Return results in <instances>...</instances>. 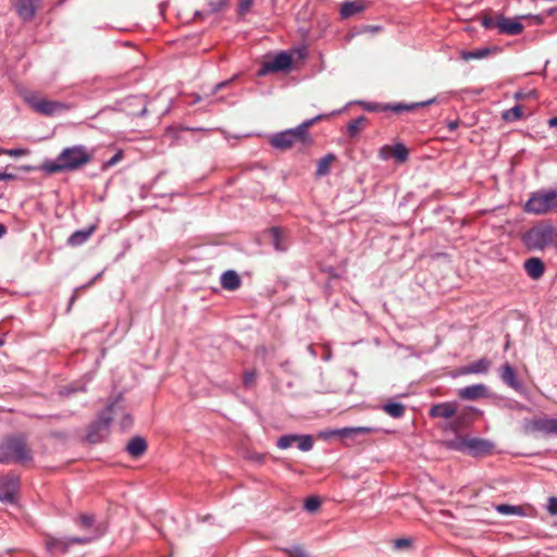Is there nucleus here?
Segmentation results:
<instances>
[{
	"label": "nucleus",
	"mask_w": 557,
	"mask_h": 557,
	"mask_svg": "<svg viewBox=\"0 0 557 557\" xmlns=\"http://www.w3.org/2000/svg\"><path fill=\"white\" fill-rule=\"evenodd\" d=\"M284 553L287 555V557H309L307 550L300 545L285 548Z\"/></svg>",
	"instance_id": "obj_36"
},
{
	"label": "nucleus",
	"mask_w": 557,
	"mask_h": 557,
	"mask_svg": "<svg viewBox=\"0 0 557 557\" xmlns=\"http://www.w3.org/2000/svg\"><path fill=\"white\" fill-rule=\"evenodd\" d=\"M66 540L70 542V546L73 544H87L91 541V539L87 537H70Z\"/></svg>",
	"instance_id": "obj_47"
},
{
	"label": "nucleus",
	"mask_w": 557,
	"mask_h": 557,
	"mask_svg": "<svg viewBox=\"0 0 557 557\" xmlns=\"http://www.w3.org/2000/svg\"><path fill=\"white\" fill-rule=\"evenodd\" d=\"M126 450L132 457L138 458L147 450V442L140 436H135L128 442Z\"/></svg>",
	"instance_id": "obj_23"
},
{
	"label": "nucleus",
	"mask_w": 557,
	"mask_h": 557,
	"mask_svg": "<svg viewBox=\"0 0 557 557\" xmlns=\"http://www.w3.org/2000/svg\"><path fill=\"white\" fill-rule=\"evenodd\" d=\"M371 2L367 0L346 1L342 4L339 13L343 18H349L356 14L362 13L370 7Z\"/></svg>",
	"instance_id": "obj_15"
},
{
	"label": "nucleus",
	"mask_w": 557,
	"mask_h": 557,
	"mask_svg": "<svg viewBox=\"0 0 557 557\" xmlns=\"http://www.w3.org/2000/svg\"><path fill=\"white\" fill-rule=\"evenodd\" d=\"M252 2L253 0H238V14L240 16L246 15L252 5Z\"/></svg>",
	"instance_id": "obj_39"
},
{
	"label": "nucleus",
	"mask_w": 557,
	"mask_h": 557,
	"mask_svg": "<svg viewBox=\"0 0 557 557\" xmlns=\"http://www.w3.org/2000/svg\"><path fill=\"white\" fill-rule=\"evenodd\" d=\"M487 388L483 384L470 385L458 391V396L461 399L475 400L485 397Z\"/></svg>",
	"instance_id": "obj_20"
},
{
	"label": "nucleus",
	"mask_w": 557,
	"mask_h": 557,
	"mask_svg": "<svg viewBox=\"0 0 557 557\" xmlns=\"http://www.w3.org/2000/svg\"><path fill=\"white\" fill-rule=\"evenodd\" d=\"M491 360L483 357L470 364H467L460 369L461 374H480V373H486L491 368Z\"/></svg>",
	"instance_id": "obj_21"
},
{
	"label": "nucleus",
	"mask_w": 557,
	"mask_h": 557,
	"mask_svg": "<svg viewBox=\"0 0 557 557\" xmlns=\"http://www.w3.org/2000/svg\"><path fill=\"white\" fill-rule=\"evenodd\" d=\"M457 413V406L455 403H441L435 404L430 408L429 414L432 418L450 419Z\"/></svg>",
	"instance_id": "obj_16"
},
{
	"label": "nucleus",
	"mask_w": 557,
	"mask_h": 557,
	"mask_svg": "<svg viewBox=\"0 0 557 557\" xmlns=\"http://www.w3.org/2000/svg\"><path fill=\"white\" fill-rule=\"evenodd\" d=\"M45 546L50 553L60 552L65 554L70 548V542L66 539L47 536Z\"/></svg>",
	"instance_id": "obj_25"
},
{
	"label": "nucleus",
	"mask_w": 557,
	"mask_h": 557,
	"mask_svg": "<svg viewBox=\"0 0 557 557\" xmlns=\"http://www.w3.org/2000/svg\"><path fill=\"white\" fill-rule=\"evenodd\" d=\"M13 178H14L13 174L0 172V181H8V180H13Z\"/></svg>",
	"instance_id": "obj_54"
},
{
	"label": "nucleus",
	"mask_w": 557,
	"mask_h": 557,
	"mask_svg": "<svg viewBox=\"0 0 557 557\" xmlns=\"http://www.w3.org/2000/svg\"><path fill=\"white\" fill-rule=\"evenodd\" d=\"M497 28L500 34L519 35L523 32V25L517 21L497 16Z\"/></svg>",
	"instance_id": "obj_17"
},
{
	"label": "nucleus",
	"mask_w": 557,
	"mask_h": 557,
	"mask_svg": "<svg viewBox=\"0 0 557 557\" xmlns=\"http://www.w3.org/2000/svg\"><path fill=\"white\" fill-rule=\"evenodd\" d=\"M33 461V451L24 436H11L0 443V463L27 465Z\"/></svg>",
	"instance_id": "obj_2"
},
{
	"label": "nucleus",
	"mask_w": 557,
	"mask_h": 557,
	"mask_svg": "<svg viewBox=\"0 0 557 557\" xmlns=\"http://www.w3.org/2000/svg\"><path fill=\"white\" fill-rule=\"evenodd\" d=\"M113 405H116L119 408L116 417L122 414L121 426L123 429L129 428L133 424L132 417L128 413H124L123 407L119 404V401H115ZM113 418H115V416H113Z\"/></svg>",
	"instance_id": "obj_35"
},
{
	"label": "nucleus",
	"mask_w": 557,
	"mask_h": 557,
	"mask_svg": "<svg viewBox=\"0 0 557 557\" xmlns=\"http://www.w3.org/2000/svg\"><path fill=\"white\" fill-rule=\"evenodd\" d=\"M92 160V153L84 145L65 147L55 160L45 161L40 169L51 175L81 170Z\"/></svg>",
	"instance_id": "obj_1"
},
{
	"label": "nucleus",
	"mask_w": 557,
	"mask_h": 557,
	"mask_svg": "<svg viewBox=\"0 0 557 557\" xmlns=\"http://www.w3.org/2000/svg\"><path fill=\"white\" fill-rule=\"evenodd\" d=\"M383 108H384V106H380L376 103H370V104H367V107H366V109L368 111H384Z\"/></svg>",
	"instance_id": "obj_52"
},
{
	"label": "nucleus",
	"mask_w": 557,
	"mask_h": 557,
	"mask_svg": "<svg viewBox=\"0 0 557 557\" xmlns=\"http://www.w3.org/2000/svg\"><path fill=\"white\" fill-rule=\"evenodd\" d=\"M383 411L393 418H400L405 413V406L400 403L388 401L383 405Z\"/></svg>",
	"instance_id": "obj_31"
},
{
	"label": "nucleus",
	"mask_w": 557,
	"mask_h": 557,
	"mask_svg": "<svg viewBox=\"0 0 557 557\" xmlns=\"http://www.w3.org/2000/svg\"><path fill=\"white\" fill-rule=\"evenodd\" d=\"M221 285L226 290H236L240 287L242 280L235 271L228 270L222 274Z\"/></svg>",
	"instance_id": "obj_22"
},
{
	"label": "nucleus",
	"mask_w": 557,
	"mask_h": 557,
	"mask_svg": "<svg viewBox=\"0 0 557 557\" xmlns=\"http://www.w3.org/2000/svg\"><path fill=\"white\" fill-rule=\"evenodd\" d=\"M4 149L0 148V154H3Z\"/></svg>",
	"instance_id": "obj_58"
},
{
	"label": "nucleus",
	"mask_w": 557,
	"mask_h": 557,
	"mask_svg": "<svg viewBox=\"0 0 557 557\" xmlns=\"http://www.w3.org/2000/svg\"><path fill=\"white\" fill-rule=\"evenodd\" d=\"M22 98L35 112L46 116H52L69 109L63 102L40 98L30 90L23 91Z\"/></svg>",
	"instance_id": "obj_5"
},
{
	"label": "nucleus",
	"mask_w": 557,
	"mask_h": 557,
	"mask_svg": "<svg viewBox=\"0 0 557 557\" xmlns=\"http://www.w3.org/2000/svg\"><path fill=\"white\" fill-rule=\"evenodd\" d=\"M292 66V57L286 52L276 54L272 60L265 61L258 70V76L269 73L287 71Z\"/></svg>",
	"instance_id": "obj_10"
},
{
	"label": "nucleus",
	"mask_w": 557,
	"mask_h": 557,
	"mask_svg": "<svg viewBox=\"0 0 557 557\" xmlns=\"http://www.w3.org/2000/svg\"><path fill=\"white\" fill-rule=\"evenodd\" d=\"M523 242L531 250H542L557 243V232L552 224L542 222L534 225L524 234Z\"/></svg>",
	"instance_id": "obj_4"
},
{
	"label": "nucleus",
	"mask_w": 557,
	"mask_h": 557,
	"mask_svg": "<svg viewBox=\"0 0 557 557\" xmlns=\"http://www.w3.org/2000/svg\"><path fill=\"white\" fill-rule=\"evenodd\" d=\"M372 432H374L373 428L356 426V428H344V429L337 430L335 432V434H337L338 436H341L343 438H348V437H354L357 435L370 434Z\"/></svg>",
	"instance_id": "obj_28"
},
{
	"label": "nucleus",
	"mask_w": 557,
	"mask_h": 557,
	"mask_svg": "<svg viewBox=\"0 0 557 557\" xmlns=\"http://www.w3.org/2000/svg\"><path fill=\"white\" fill-rule=\"evenodd\" d=\"M412 545V541L410 539H397L394 543L395 548L397 549H404L408 548Z\"/></svg>",
	"instance_id": "obj_43"
},
{
	"label": "nucleus",
	"mask_w": 557,
	"mask_h": 557,
	"mask_svg": "<svg viewBox=\"0 0 557 557\" xmlns=\"http://www.w3.org/2000/svg\"><path fill=\"white\" fill-rule=\"evenodd\" d=\"M381 30H382L381 26H377V25H366V26L361 27V29L358 32V34H363V33L376 34V33H379Z\"/></svg>",
	"instance_id": "obj_44"
},
{
	"label": "nucleus",
	"mask_w": 557,
	"mask_h": 557,
	"mask_svg": "<svg viewBox=\"0 0 557 557\" xmlns=\"http://www.w3.org/2000/svg\"><path fill=\"white\" fill-rule=\"evenodd\" d=\"M499 376L506 385L515 391L522 388V383L518 380L515 369L509 363H505L499 369Z\"/></svg>",
	"instance_id": "obj_18"
},
{
	"label": "nucleus",
	"mask_w": 557,
	"mask_h": 557,
	"mask_svg": "<svg viewBox=\"0 0 557 557\" xmlns=\"http://www.w3.org/2000/svg\"><path fill=\"white\" fill-rule=\"evenodd\" d=\"M40 4L41 0H13V7L24 22H29L34 18Z\"/></svg>",
	"instance_id": "obj_13"
},
{
	"label": "nucleus",
	"mask_w": 557,
	"mask_h": 557,
	"mask_svg": "<svg viewBox=\"0 0 557 557\" xmlns=\"http://www.w3.org/2000/svg\"><path fill=\"white\" fill-rule=\"evenodd\" d=\"M231 81H224V82H221L219 84H216L212 91H211V95H214L216 94L219 90H221L222 88L226 87L228 84H230Z\"/></svg>",
	"instance_id": "obj_51"
},
{
	"label": "nucleus",
	"mask_w": 557,
	"mask_h": 557,
	"mask_svg": "<svg viewBox=\"0 0 557 557\" xmlns=\"http://www.w3.org/2000/svg\"><path fill=\"white\" fill-rule=\"evenodd\" d=\"M334 160L335 156L332 153H329L325 157L321 158L318 161V166L315 171L317 176L321 177L327 175L330 173V169Z\"/></svg>",
	"instance_id": "obj_30"
},
{
	"label": "nucleus",
	"mask_w": 557,
	"mask_h": 557,
	"mask_svg": "<svg viewBox=\"0 0 557 557\" xmlns=\"http://www.w3.org/2000/svg\"><path fill=\"white\" fill-rule=\"evenodd\" d=\"M549 194H550V198H552L550 200H552L553 209L555 212V211H557V188L550 189Z\"/></svg>",
	"instance_id": "obj_49"
},
{
	"label": "nucleus",
	"mask_w": 557,
	"mask_h": 557,
	"mask_svg": "<svg viewBox=\"0 0 557 557\" xmlns=\"http://www.w3.org/2000/svg\"><path fill=\"white\" fill-rule=\"evenodd\" d=\"M369 124L368 117L361 115L355 120H351L347 125V132L349 137L354 138L358 136Z\"/></svg>",
	"instance_id": "obj_27"
},
{
	"label": "nucleus",
	"mask_w": 557,
	"mask_h": 557,
	"mask_svg": "<svg viewBox=\"0 0 557 557\" xmlns=\"http://www.w3.org/2000/svg\"><path fill=\"white\" fill-rule=\"evenodd\" d=\"M76 298H77V295H76V292H75V293L71 296V298H70V304H69V308H67V310H69V311L71 310V308H72L73 304L75 302Z\"/></svg>",
	"instance_id": "obj_55"
},
{
	"label": "nucleus",
	"mask_w": 557,
	"mask_h": 557,
	"mask_svg": "<svg viewBox=\"0 0 557 557\" xmlns=\"http://www.w3.org/2000/svg\"><path fill=\"white\" fill-rule=\"evenodd\" d=\"M95 522V517L88 513L79 515V524L82 528H90Z\"/></svg>",
	"instance_id": "obj_41"
},
{
	"label": "nucleus",
	"mask_w": 557,
	"mask_h": 557,
	"mask_svg": "<svg viewBox=\"0 0 557 557\" xmlns=\"http://www.w3.org/2000/svg\"><path fill=\"white\" fill-rule=\"evenodd\" d=\"M549 190L534 193L524 206V210L533 214L554 212Z\"/></svg>",
	"instance_id": "obj_8"
},
{
	"label": "nucleus",
	"mask_w": 557,
	"mask_h": 557,
	"mask_svg": "<svg viewBox=\"0 0 557 557\" xmlns=\"http://www.w3.org/2000/svg\"><path fill=\"white\" fill-rule=\"evenodd\" d=\"M548 125L550 127H557V117H552L548 120Z\"/></svg>",
	"instance_id": "obj_56"
},
{
	"label": "nucleus",
	"mask_w": 557,
	"mask_h": 557,
	"mask_svg": "<svg viewBox=\"0 0 557 557\" xmlns=\"http://www.w3.org/2000/svg\"><path fill=\"white\" fill-rule=\"evenodd\" d=\"M117 409L116 405H110L107 410L101 412L99 418L89 425L87 432L89 443H99L109 435V424L113 416L117 414Z\"/></svg>",
	"instance_id": "obj_6"
},
{
	"label": "nucleus",
	"mask_w": 557,
	"mask_h": 557,
	"mask_svg": "<svg viewBox=\"0 0 557 557\" xmlns=\"http://www.w3.org/2000/svg\"><path fill=\"white\" fill-rule=\"evenodd\" d=\"M94 231H95V227L91 226L88 230L74 232L67 239L69 245L79 246V245L84 244L91 236Z\"/></svg>",
	"instance_id": "obj_29"
},
{
	"label": "nucleus",
	"mask_w": 557,
	"mask_h": 557,
	"mask_svg": "<svg viewBox=\"0 0 557 557\" xmlns=\"http://www.w3.org/2000/svg\"><path fill=\"white\" fill-rule=\"evenodd\" d=\"M497 511L503 515H521L522 513L521 507L506 505V504L497 506Z\"/></svg>",
	"instance_id": "obj_37"
},
{
	"label": "nucleus",
	"mask_w": 557,
	"mask_h": 557,
	"mask_svg": "<svg viewBox=\"0 0 557 557\" xmlns=\"http://www.w3.org/2000/svg\"><path fill=\"white\" fill-rule=\"evenodd\" d=\"M523 268L527 272V274L532 280H540L545 272V265L544 262L536 257L529 258L524 261Z\"/></svg>",
	"instance_id": "obj_19"
},
{
	"label": "nucleus",
	"mask_w": 557,
	"mask_h": 557,
	"mask_svg": "<svg viewBox=\"0 0 557 557\" xmlns=\"http://www.w3.org/2000/svg\"><path fill=\"white\" fill-rule=\"evenodd\" d=\"M122 159V152L115 153L107 163L106 166H112L116 164Z\"/></svg>",
	"instance_id": "obj_48"
},
{
	"label": "nucleus",
	"mask_w": 557,
	"mask_h": 557,
	"mask_svg": "<svg viewBox=\"0 0 557 557\" xmlns=\"http://www.w3.org/2000/svg\"><path fill=\"white\" fill-rule=\"evenodd\" d=\"M20 488V476L9 472L0 476V500L7 504H14Z\"/></svg>",
	"instance_id": "obj_9"
},
{
	"label": "nucleus",
	"mask_w": 557,
	"mask_h": 557,
	"mask_svg": "<svg viewBox=\"0 0 557 557\" xmlns=\"http://www.w3.org/2000/svg\"><path fill=\"white\" fill-rule=\"evenodd\" d=\"M522 107L521 106H515L513 108L506 110L503 113V119L507 122L518 121L522 117Z\"/></svg>",
	"instance_id": "obj_34"
},
{
	"label": "nucleus",
	"mask_w": 557,
	"mask_h": 557,
	"mask_svg": "<svg viewBox=\"0 0 557 557\" xmlns=\"http://www.w3.org/2000/svg\"><path fill=\"white\" fill-rule=\"evenodd\" d=\"M320 506L321 500L319 497L315 496L308 497L305 502V508L310 512L315 511Z\"/></svg>",
	"instance_id": "obj_38"
},
{
	"label": "nucleus",
	"mask_w": 557,
	"mask_h": 557,
	"mask_svg": "<svg viewBox=\"0 0 557 557\" xmlns=\"http://www.w3.org/2000/svg\"><path fill=\"white\" fill-rule=\"evenodd\" d=\"M449 447L459 451H469L473 455L486 454L492 449V444L478 437L456 438L449 443Z\"/></svg>",
	"instance_id": "obj_7"
},
{
	"label": "nucleus",
	"mask_w": 557,
	"mask_h": 557,
	"mask_svg": "<svg viewBox=\"0 0 557 557\" xmlns=\"http://www.w3.org/2000/svg\"><path fill=\"white\" fill-rule=\"evenodd\" d=\"M325 117V114H320L313 119L305 121L296 128H290L281 132L271 138V145L278 149H288L293 147L296 143L305 144L308 140H310L308 128L312 126L315 122H319Z\"/></svg>",
	"instance_id": "obj_3"
},
{
	"label": "nucleus",
	"mask_w": 557,
	"mask_h": 557,
	"mask_svg": "<svg viewBox=\"0 0 557 557\" xmlns=\"http://www.w3.org/2000/svg\"><path fill=\"white\" fill-rule=\"evenodd\" d=\"M482 26L490 29V28H497V17L494 18L490 15H484L482 17V22H481Z\"/></svg>",
	"instance_id": "obj_42"
},
{
	"label": "nucleus",
	"mask_w": 557,
	"mask_h": 557,
	"mask_svg": "<svg viewBox=\"0 0 557 557\" xmlns=\"http://www.w3.org/2000/svg\"><path fill=\"white\" fill-rule=\"evenodd\" d=\"M474 411L471 409H466L459 413H456V419L449 423V429L454 432H457L459 429H462L471 423Z\"/></svg>",
	"instance_id": "obj_24"
},
{
	"label": "nucleus",
	"mask_w": 557,
	"mask_h": 557,
	"mask_svg": "<svg viewBox=\"0 0 557 557\" xmlns=\"http://www.w3.org/2000/svg\"><path fill=\"white\" fill-rule=\"evenodd\" d=\"M408 157L409 151L401 143H397L394 146L384 145L379 149V158L383 161L393 158L397 163H405Z\"/></svg>",
	"instance_id": "obj_11"
},
{
	"label": "nucleus",
	"mask_w": 557,
	"mask_h": 557,
	"mask_svg": "<svg viewBox=\"0 0 557 557\" xmlns=\"http://www.w3.org/2000/svg\"><path fill=\"white\" fill-rule=\"evenodd\" d=\"M297 443V446L302 451H308L313 446V441L310 435H283L277 440V447L280 449H287L293 446V444Z\"/></svg>",
	"instance_id": "obj_12"
},
{
	"label": "nucleus",
	"mask_w": 557,
	"mask_h": 557,
	"mask_svg": "<svg viewBox=\"0 0 557 557\" xmlns=\"http://www.w3.org/2000/svg\"><path fill=\"white\" fill-rule=\"evenodd\" d=\"M3 344V342L0 339V346Z\"/></svg>",
	"instance_id": "obj_59"
},
{
	"label": "nucleus",
	"mask_w": 557,
	"mask_h": 557,
	"mask_svg": "<svg viewBox=\"0 0 557 557\" xmlns=\"http://www.w3.org/2000/svg\"><path fill=\"white\" fill-rule=\"evenodd\" d=\"M434 101H435V99H430V100H426V101L414 102V103H411V104H403V103L386 104V106H384L383 110H392L395 113H401L404 111H413L414 109H417L419 107L429 106V104L433 103Z\"/></svg>",
	"instance_id": "obj_26"
},
{
	"label": "nucleus",
	"mask_w": 557,
	"mask_h": 557,
	"mask_svg": "<svg viewBox=\"0 0 557 557\" xmlns=\"http://www.w3.org/2000/svg\"><path fill=\"white\" fill-rule=\"evenodd\" d=\"M227 0H208V5L210 7V12H218L222 10L226 5Z\"/></svg>",
	"instance_id": "obj_40"
},
{
	"label": "nucleus",
	"mask_w": 557,
	"mask_h": 557,
	"mask_svg": "<svg viewBox=\"0 0 557 557\" xmlns=\"http://www.w3.org/2000/svg\"><path fill=\"white\" fill-rule=\"evenodd\" d=\"M27 153H28V150L22 149V148L9 149V150H4V152H3V154H8L10 157H23Z\"/></svg>",
	"instance_id": "obj_45"
},
{
	"label": "nucleus",
	"mask_w": 557,
	"mask_h": 557,
	"mask_svg": "<svg viewBox=\"0 0 557 557\" xmlns=\"http://www.w3.org/2000/svg\"><path fill=\"white\" fill-rule=\"evenodd\" d=\"M490 54V49L482 48L476 49L473 51H463L461 54V58L466 61L473 60V59H483Z\"/></svg>",
	"instance_id": "obj_33"
},
{
	"label": "nucleus",
	"mask_w": 557,
	"mask_h": 557,
	"mask_svg": "<svg viewBox=\"0 0 557 557\" xmlns=\"http://www.w3.org/2000/svg\"><path fill=\"white\" fill-rule=\"evenodd\" d=\"M458 126H459V121H458V120L449 121V122L447 123V127H448V129H449L450 132L456 131V129L458 128Z\"/></svg>",
	"instance_id": "obj_53"
},
{
	"label": "nucleus",
	"mask_w": 557,
	"mask_h": 557,
	"mask_svg": "<svg viewBox=\"0 0 557 557\" xmlns=\"http://www.w3.org/2000/svg\"><path fill=\"white\" fill-rule=\"evenodd\" d=\"M7 232V228L3 224H0V237H2Z\"/></svg>",
	"instance_id": "obj_57"
},
{
	"label": "nucleus",
	"mask_w": 557,
	"mask_h": 557,
	"mask_svg": "<svg viewBox=\"0 0 557 557\" xmlns=\"http://www.w3.org/2000/svg\"><path fill=\"white\" fill-rule=\"evenodd\" d=\"M527 432H544L557 435V419H534L525 424Z\"/></svg>",
	"instance_id": "obj_14"
},
{
	"label": "nucleus",
	"mask_w": 557,
	"mask_h": 557,
	"mask_svg": "<svg viewBox=\"0 0 557 557\" xmlns=\"http://www.w3.org/2000/svg\"><path fill=\"white\" fill-rule=\"evenodd\" d=\"M548 510L553 515H557V498H550L548 504Z\"/></svg>",
	"instance_id": "obj_50"
},
{
	"label": "nucleus",
	"mask_w": 557,
	"mask_h": 557,
	"mask_svg": "<svg viewBox=\"0 0 557 557\" xmlns=\"http://www.w3.org/2000/svg\"><path fill=\"white\" fill-rule=\"evenodd\" d=\"M256 383V373L255 372H248L244 376V385L246 387H251Z\"/></svg>",
	"instance_id": "obj_46"
},
{
	"label": "nucleus",
	"mask_w": 557,
	"mask_h": 557,
	"mask_svg": "<svg viewBox=\"0 0 557 557\" xmlns=\"http://www.w3.org/2000/svg\"><path fill=\"white\" fill-rule=\"evenodd\" d=\"M269 236L276 250L284 251L286 249V245L283 242L282 231L278 227H272L269 231Z\"/></svg>",
	"instance_id": "obj_32"
}]
</instances>
